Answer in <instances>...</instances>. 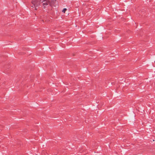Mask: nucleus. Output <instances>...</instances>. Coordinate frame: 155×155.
Here are the masks:
<instances>
[{
  "label": "nucleus",
  "mask_w": 155,
  "mask_h": 155,
  "mask_svg": "<svg viewBox=\"0 0 155 155\" xmlns=\"http://www.w3.org/2000/svg\"><path fill=\"white\" fill-rule=\"evenodd\" d=\"M56 0H45L43 1L42 2V5L44 6V8H45L46 6L48 5H49L50 6H56L55 5V3L56 2Z\"/></svg>",
  "instance_id": "1"
},
{
  "label": "nucleus",
  "mask_w": 155,
  "mask_h": 155,
  "mask_svg": "<svg viewBox=\"0 0 155 155\" xmlns=\"http://www.w3.org/2000/svg\"><path fill=\"white\" fill-rule=\"evenodd\" d=\"M40 1L41 0H33L31 2L32 5L31 6V7L32 8H34V10H37L36 7L39 5Z\"/></svg>",
  "instance_id": "2"
},
{
  "label": "nucleus",
  "mask_w": 155,
  "mask_h": 155,
  "mask_svg": "<svg viewBox=\"0 0 155 155\" xmlns=\"http://www.w3.org/2000/svg\"><path fill=\"white\" fill-rule=\"evenodd\" d=\"M67 10V9L66 8H64L63 9L62 12H64V13H65V11Z\"/></svg>",
  "instance_id": "3"
},
{
  "label": "nucleus",
  "mask_w": 155,
  "mask_h": 155,
  "mask_svg": "<svg viewBox=\"0 0 155 155\" xmlns=\"http://www.w3.org/2000/svg\"><path fill=\"white\" fill-rule=\"evenodd\" d=\"M154 63H155V61H154Z\"/></svg>",
  "instance_id": "4"
}]
</instances>
